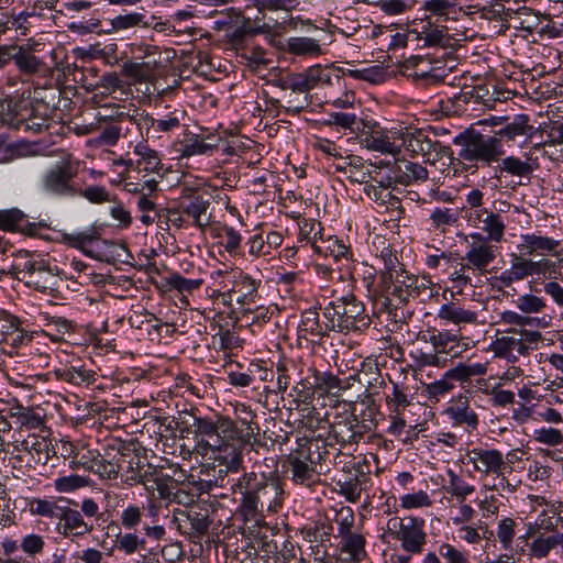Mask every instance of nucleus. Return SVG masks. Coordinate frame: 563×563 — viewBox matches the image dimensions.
<instances>
[{
  "mask_svg": "<svg viewBox=\"0 0 563 563\" xmlns=\"http://www.w3.org/2000/svg\"><path fill=\"white\" fill-rule=\"evenodd\" d=\"M24 221V213L16 209L0 211V229L4 231L20 230Z\"/></svg>",
  "mask_w": 563,
  "mask_h": 563,
  "instance_id": "55",
  "label": "nucleus"
},
{
  "mask_svg": "<svg viewBox=\"0 0 563 563\" xmlns=\"http://www.w3.org/2000/svg\"><path fill=\"white\" fill-rule=\"evenodd\" d=\"M438 318L446 323L456 325L460 330L467 324H476L478 314L476 311L466 309L459 302H448L440 307Z\"/></svg>",
  "mask_w": 563,
  "mask_h": 563,
  "instance_id": "25",
  "label": "nucleus"
},
{
  "mask_svg": "<svg viewBox=\"0 0 563 563\" xmlns=\"http://www.w3.org/2000/svg\"><path fill=\"white\" fill-rule=\"evenodd\" d=\"M157 175L145 173L143 175L132 177L126 175L123 183V189L130 194L156 195L158 190Z\"/></svg>",
  "mask_w": 563,
  "mask_h": 563,
  "instance_id": "34",
  "label": "nucleus"
},
{
  "mask_svg": "<svg viewBox=\"0 0 563 563\" xmlns=\"http://www.w3.org/2000/svg\"><path fill=\"white\" fill-rule=\"evenodd\" d=\"M534 128L530 124V118L528 114H518L514 120L503 129L496 132L498 139H506L508 141H515L519 136L531 137L533 135Z\"/></svg>",
  "mask_w": 563,
  "mask_h": 563,
  "instance_id": "36",
  "label": "nucleus"
},
{
  "mask_svg": "<svg viewBox=\"0 0 563 563\" xmlns=\"http://www.w3.org/2000/svg\"><path fill=\"white\" fill-rule=\"evenodd\" d=\"M445 413L453 421L454 424L466 426L475 429L478 424V417L470 406V398L466 394H461L453 397Z\"/></svg>",
  "mask_w": 563,
  "mask_h": 563,
  "instance_id": "24",
  "label": "nucleus"
},
{
  "mask_svg": "<svg viewBox=\"0 0 563 563\" xmlns=\"http://www.w3.org/2000/svg\"><path fill=\"white\" fill-rule=\"evenodd\" d=\"M387 288L393 287V292L398 291L401 300L407 301L409 297L420 295L424 284L417 276L409 274L402 267L391 269L389 267Z\"/></svg>",
  "mask_w": 563,
  "mask_h": 563,
  "instance_id": "20",
  "label": "nucleus"
},
{
  "mask_svg": "<svg viewBox=\"0 0 563 563\" xmlns=\"http://www.w3.org/2000/svg\"><path fill=\"white\" fill-rule=\"evenodd\" d=\"M467 459L476 472L501 477V484L505 482L509 486L505 472L507 468L511 472L512 467L507 466V462L500 451L495 449H473L467 453Z\"/></svg>",
  "mask_w": 563,
  "mask_h": 563,
  "instance_id": "13",
  "label": "nucleus"
},
{
  "mask_svg": "<svg viewBox=\"0 0 563 563\" xmlns=\"http://www.w3.org/2000/svg\"><path fill=\"white\" fill-rule=\"evenodd\" d=\"M402 148H406L412 155H421L427 161L431 159L432 153L438 154L441 144L438 141H431L422 131L410 132L402 130Z\"/></svg>",
  "mask_w": 563,
  "mask_h": 563,
  "instance_id": "23",
  "label": "nucleus"
},
{
  "mask_svg": "<svg viewBox=\"0 0 563 563\" xmlns=\"http://www.w3.org/2000/svg\"><path fill=\"white\" fill-rule=\"evenodd\" d=\"M560 242L552 238L532 234H523L520 236L518 251L522 256L545 255L553 252Z\"/></svg>",
  "mask_w": 563,
  "mask_h": 563,
  "instance_id": "28",
  "label": "nucleus"
},
{
  "mask_svg": "<svg viewBox=\"0 0 563 563\" xmlns=\"http://www.w3.org/2000/svg\"><path fill=\"white\" fill-rule=\"evenodd\" d=\"M384 536L400 542L406 553L420 554L427 542L424 520L412 516H394L387 520Z\"/></svg>",
  "mask_w": 563,
  "mask_h": 563,
  "instance_id": "6",
  "label": "nucleus"
},
{
  "mask_svg": "<svg viewBox=\"0 0 563 563\" xmlns=\"http://www.w3.org/2000/svg\"><path fill=\"white\" fill-rule=\"evenodd\" d=\"M401 508L409 510L422 507H429L432 501L424 490L405 494L399 498Z\"/></svg>",
  "mask_w": 563,
  "mask_h": 563,
  "instance_id": "56",
  "label": "nucleus"
},
{
  "mask_svg": "<svg viewBox=\"0 0 563 563\" xmlns=\"http://www.w3.org/2000/svg\"><path fill=\"white\" fill-rule=\"evenodd\" d=\"M533 440L549 448H555L563 444V432L553 427H541L533 431Z\"/></svg>",
  "mask_w": 563,
  "mask_h": 563,
  "instance_id": "44",
  "label": "nucleus"
},
{
  "mask_svg": "<svg viewBox=\"0 0 563 563\" xmlns=\"http://www.w3.org/2000/svg\"><path fill=\"white\" fill-rule=\"evenodd\" d=\"M214 146L206 143L203 139L194 135L185 141L179 150L183 157H190L194 155H203L213 151Z\"/></svg>",
  "mask_w": 563,
  "mask_h": 563,
  "instance_id": "51",
  "label": "nucleus"
},
{
  "mask_svg": "<svg viewBox=\"0 0 563 563\" xmlns=\"http://www.w3.org/2000/svg\"><path fill=\"white\" fill-rule=\"evenodd\" d=\"M401 137L402 130L385 129L377 122L368 121L366 131L361 136V144L368 151L396 156L402 148Z\"/></svg>",
  "mask_w": 563,
  "mask_h": 563,
  "instance_id": "11",
  "label": "nucleus"
},
{
  "mask_svg": "<svg viewBox=\"0 0 563 563\" xmlns=\"http://www.w3.org/2000/svg\"><path fill=\"white\" fill-rule=\"evenodd\" d=\"M243 428H239L228 416H218V434L216 444H209L208 442L198 443L199 449L210 446L214 454V460L219 461L220 465L225 466L229 472H238L242 466V454L233 445L229 444V441H239L241 443H249L254 437L253 423L243 420Z\"/></svg>",
  "mask_w": 563,
  "mask_h": 563,
  "instance_id": "2",
  "label": "nucleus"
},
{
  "mask_svg": "<svg viewBox=\"0 0 563 563\" xmlns=\"http://www.w3.org/2000/svg\"><path fill=\"white\" fill-rule=\"evenodd\" d=\"M323 316L328 320L327 328L339 332L360 330L368 324L364 305L354 295L330 301L323 309Z\"/></svg>",
  "mask_w": 563,
  "mask_h": 563,
  "instance_id": "5",
  "label": "nucleus"
},
{
  "mask_svg": "<svg viewBox=\"0 0 563 563\" xmlns=\"http://www.w3.org/2000/svg\"><path fill=\"white\" fill-rule=\"evenodd\" d=\"M56 531L64 538L82 537L92 531V525L85 521L80 511L70 507H62L57 517Z\"/></svg>",
  "mask_w": 563,
  "mask_h": 563,
  "instance_id": "17",
  "label": "nucleus"
},
{
  "mask_svg": "<svg viewBox=\"0 0 563 563\" xmlns=\"http://www.w3.org/2000/svg\"><path fill=\"white\" fill-rule=\"evenodd\" d=\"M462 338L450 331L433 332L430 336V343L434 351L449 357V361L461 356L464 352Z\"/></svg>",
  "mask_w": 563,
  "mask_h": 563,
  "instance_id": "27",
  "label": "nucleus"
},
{
  "mask_svg": "<svg viewBox=\"0 0 563 563\" xmlns=\"http://www.w3.org/2000/svg\"><path fill=\"white\" fill-rule=\"evenodd\" d=\"M541 338L538 331L509 330L492 343L490 350L495 356L515 363L520 356L527 355Z\"/></svg>",
  "mask_w": 563,
  "mask_h": 563,
  "instance_id": "8",
  "label": "nucleus"
},
{
  "mask_svg": "<svg viewBox=\"0 0 563 563\" xmlns=\"http://www.w3.org/2000/svg\"><path fill=\"white\" fill-rule=\"evenodd\" d=\"M232 488L243 495L240 510L246 521L257 522L260 514L265 510L276 512L283 505L284 489L277 477H267L263 473H244Z\"/></svg>",
  "mask_w": 563,
  "mask_h": 563,
  "instance_id": "1",
  "label": "nucleus"
},
{
  "mask_svg": "<svg viewBox=\"0 0 563 563\" xmlns=\"http://www.w3.org/2000/svg\"><path fill=\"white\" fill-rule=\"evenodd\" d=\"M111 30L114 32L125 31L137 26L148 25L147 18L140 12L119 14L110 20Z\"/></svg>",
  "mask_w": 563,
  "mask_h": 563,
  "instance_id": "42",
  "label": "nucleus"
},
{
  "mask_svg": "<svg viewBox=\"0 0 563 563\" xmlns=\"http://www.w3.org/2000/svg\"><path fill=\"white\" fill-rule=\"evenodd\" d=\"M135 158V172L137 174L150 173L156 174L159 177L158 170L162 166L158 153L155 150L150 148L144 143H139L134 147Z\"/></svg>",
  "mask_w": 563,
  "mask_h": 563,
  "instance_id": "32",
  "label": "nucleus"
},
{
  "mask_svg": "<svg viewBox=\"0 0 563 563\" xmlns=\"http://www.w3.org/2000/svg\"><path fill=\"white\" fill-rule=\"evenodd\" d=\"M192 427L195 429L196 435L202 437H216L218 434V418L216 420H211L208 417H198L194 416Z\"/></svg>",
  "mask_w": 563,
  "mask_h": 563,
  "instance_id": "60",
  "label": "nucleus"
},
{
  "mask_svg": "<svg viewBox=\"0 0 563 563\" xmlns=\"http://www.w3.org/2000/svg\"><path fill=\"white\" fill-rule=\"evenodd\" d=\"M9 273L19 280L24 282L29 287H33L41 292L52 289L56 284V267H51L40 256L33 257L25 254L22 261L11 266Z\"/></svg>",
  "mask_w": 563,
  "mask_h": 563,
  "instance_id": "7",
  "label": "nucleus"
},
{
  "mask_svg": "<svg viewBox=\"0 0 563 563\" xmlns=\"http://www.w3.org/2000/svg\"><path fill=\"white\" fill-rule=\"evenodd\" d=\"M139 471L132 474L129 479L142 484L147 492L157 490L161 498L170 497V488L167 484L169 476L165 475L163 467L146 464L140 466V460L136 459Z\"/></svg>",
  "mask_w": 563,
  "mask_h": 563,
  "instance_id": "16",
  "label": "nucleus"
},
{
  "mask_svg": "<svg viewBox=\"0 0 563 563\" xmlns=\"http://www.w3.org/2000/svg\"><path fill=\"white\" fill-rule=\"evenodd\" d=\"M162 66V53H154L146 59L128 60L122 66V74L135 82L152 81Z\"/></svg>",
  "mask_w": 563,
  "mask_h": 563,
  "instance_id": "19",
  "label": "nucleus"
},
{
  "mask_svg": "<svg viewBox=\"0 0 563 563\" xmlns=\"http://www.w3.org/2000/svg\"><path fill=\"white\" fill-rule=\"evenodd\" d=\"M186 112L184 109L177 108L168 112L162 119H154L148 115V125L156 128L159 132H172L180 128L181 122L185 120Z\"/></svg>",
  "mask_w": 563,
  "mask_h": 563,
  "instance_id": "40",
  "label": "nucleus"
},
{
  "mask_svg": "<svg viewBox=\"0 0 563 563\" xmlns=\"http://www.w3.org/2000/svg\"><path fill=\"white\" fill-rule=\"evenodd\" d=\"M352 163H349L346 169V178L352 183L363 184L364 186L368 183L384 184L383 169L369 162H366L360 156H352Z\"/></svg>",
  "mask_w": 563,
  "mask_h": 563,
  "instance_id": "21",
  "label": "nucleus"
},
{
  "mask_svg": "<svg viewBox=\"0 0 563 563\" xmlns=\"http://www.w3.org/2000/svg\"><path fill=\"white\" fill-rule=\"evenodd\" d=\"M488 372V362H460L445 372V377L460 383L470 382L473 377H482Z\"/></svg>",
  "mask_w": 563,
  "mask_h": 563,
  "instance_id": "33",
  "label": "nucleus"
},
{
  "mask_svg": "<svg viewBox=\"0 0 563 563\" xmlns=\"http://www.w3.org/2000/svg\"><path fill=\"white\" fill-rule=\"evenodd\" d=\"M368 121L358 118L355 113L350 112H332L325 121L328 125H338L344 130H349L351 134L363 136L366 131Z\"/></svg>",
  "mask_w": 563,
  "mask_h": 563,
  "instance_id": "35",
  "label": "nucleus"
},
{
  "mask_svg": "<svg viewBox=\"0 0 563 563\" xmlns=\"http://www.w3.org/2000/svg\"><path fill=\"white\" fill-rule=\"evenodd\" d=\"M470 227L485 233L484 239L494 243H500L505 235L506 223L499 213L488 209H477L466 212Z\"/></svg>",
  "mask_w": 563,
  "mask_h": 563,
  "instance_id": "14",
  "label": "nucleus"
},
{
  "mask_svg": "<svg viewBox=\"0 0 563 563\" xmlns=\"http://www.w3.org/2000/svg\"><path fill=\"white\" fill-rule=\"evenodd\" d=\"M466 252L463 257L467 267L472 272L484 273L487 267L496 260L498 246L497 243L486 241L484 234L474 232L465 236Z\"/></svg>",
  "mask_w": 563,
  "mask_h": 563,
  "instance_id": "12",
  "label": "nucleus"
},
{
  "mask_svg": "<svg viewBox=\"0 0 563 563\" xmlns=\"http://www.w3.org/2000/svg\"><path fill=\"white\" fill-rule=\"evenodd\" d=\"M396 178L398 183L404 185L424 181L428 178V170L419 164L405 162L402 165L398 166Z\"/></svg>",
  "mask_w": 563,
  "mask_h": 563,
  "instance_id": "41",
  "label": "nucleus"
},
{
  "mask_svg": "<svg viewBox=\"0 0 563 563\" xmlns=\"http://www.w3.org/2000/svg\"><path fill=\"white\" fill-rule=\"evenodd\" d=\"M504 153L503 143L496 135L472 133L465 139L460 157L465 162H483L490 166L499 162Z\"/></svg>",
  "mask_w": 563,
  "mask_h": 563,
  "instance_id": "10",
  "label": "nucleus"
},
{
  "mask_svg": "<svg viewBox=\"0 0 563 563\" xmlns=\"http://www.w3.org/2000/svg\"><path fill=\"white\" fill-rule=\"evenodd\" d=\"M561 521L560 516L543 510L533 522L527 525L526 534L519 540L526 542L530 559L542 560L552 552L563 551V532L558 529Z\"/></svg>",
  "mask_w": 563,
  "mask_h": 563,
  "instance_id": "3",
  "label": "nucleus"
},
{
  "mask_svg": "<svg viewBox=\"0 0 563 563\" xmlns=\"http://www.w3.org/2000/svg\"><path fill=\"white\" fill-rule=\"evenodd\" d=\"M365 539L362 534L346 531L343 537L342 550L350 553L353 560L360 561L365 554Z\"/></svg>",
  "mask_w": 563,
  "mask_h": 563,
  "instance_id": "48",
  "label": "nucleus"
},
{
  "mask_svg": "<svg viewBox=\"0 0 563 563\" xmlns=\"http://www.w3.org/2000/svg\"><path fill=\"white\" fill-rule=\"evenodd\" d=\"M14 64L20 73L27 76L53 75V68L48 67L44 60L35 55L34 46L29 43L18 45Z\"/></svg>",
  "mask_w": 563,
  "mask_h": 563,
  "instance_id": "18",
  "label": "nucleus"
},
{
  "mask_svg": "<svg viewBox=\"0 0 563 563\" xmlns=\"http://www.w3.org/2000/svg\"><path fill=\"white\" fill-rule=\"evenodd\" d=\"M88 481L79 475H68L54 481V487L58 493H70L85 487Z\"/></svg>",
  "mask_w": 563,
  "mask_h": 563,
  "instance_id": "58",
  "label": "nucleus"
},
{
  "mask_svg": "<svg viewBox=\"0 0 563 563\" xmlns=\"http://www.w3.org/2000/svg\"><path fill=\"white\" fill-rule=\"evenodd\" d=\"M336 486L339 494L344 496L349 503H356L361 499L362 485L357 476L338 481Z\"/></svg>",
  "mask_w": 563,
  "mask_h": 563,
  "instance_id": "52",
  "label": "nucleus"
},
{
  "mask_svg": "<svg viewBox=\"0 0 563 563\" xmlns=\"http://www.w3.org/2000/svg\"><path fill=\"white\" fill-rule=\"evenodd\" d=\"M62 507L46 499H34L31 503V511L34 515L57 519Z\"/></svg>",
  "mask_w": 563,
  "mask_h": 563,
  "instance_id": "61",
  "label": "nucleus"
},
{
  "mask_svg": "<svg viewBox=\"0 0 563 563\" xmlns=\"http://www.w3.org/2000/svg\"><path fill=\"white\" fill-rule=\"evenodd\" d=\"M448 476L446 492L455 496L460 501H464L467 496L475 492V487L472 484H468L462 476L455 474L453 471H449Z\"/></svg>",
  "mask_w": 563,
  "mask_h": 563,
  "instance_id": "43",
  "label": "nucleus"
},
{
  "mask_svg": "<svg viewBox=\"0 0 563 563\" xmlns=\"http://www.w3.org/2000/svg\"><path fill=\"white\" fill-rule=\"evenodd\" d=\"M516 522L512 518H504L499 521L497 527V538L505 550H508L512 545V541L516 534Z\"/></svg>",
  "mask_w": 563,
  "mask_h": 563,
  "instance_id": "57",
  "label": "nucleus"
},
{
  "mask_svg": "<svg viewBox=\"0 0 563 563\" xmlns=\"http://www.w3.org/2000/svg\"><path fill=\"white\" fill-rule=\"evenodd\" d=\"M328 433L341 445L357 443L363 437L358 419L352 412L336 413L329 423Z\"/></svg>",
  "mask_w": 563,
  "mask_h": 563,
  "instance_id": "15",
  "label": "nucleus"
},
{
  "mask_svg": "<svg viewBox=\"0 0 563 563\" xmlns=\"http://www.w3.org/2000/svg\"><path fill=\"white\" fill-rule=\"evenodd\" d=\"M423 34L424 43L428 46H449L451 44V40H455L451 34H449V29L446 26L430 27L424 31Z\"/></svg>",
  "mask_w": 563,
  "mask_h": 563,
  "instance_id": "53",
  "label": "nucleus"
},
{
  "mask_svg": "<svg viewBox=\"0 0 563 563\" xmlns=\"http://www.w3.org/2000/svg\"><path fill=\"white\" fill-rule=\"evenodd\" d=\"M349 74L356 79L366 80L371 84H380L385 80V73L380 66H372L364 69H351Z\"/></svg>",
  "mask_w": 563,
  "mask_h": 563,
  "instance_id": "62",
  "label": "nucleus"
},
{
  "mask_svg": "<svg viewBox=\"0 0 563 563\" xmlns=\"http://www.w3.org/2000/svg\"><path fill=\"white\" fill-rule=\"evenodd\" d=\"M145 539L139 538L136 533L128 532L117 536L114 547L126 555H132L140 549H145Z\"/></svg>",
  "mask_w": 563,
  "mask_h": 563,
  "instance_id": "45",
  "label": "nucleus"
},
{
  "mask_svg": "<svg viewBox=\"0 0 563 563\" xmlns=\"http://www.w3.org/2000/svg\"><path fill=\"white\" fill-rule=\"evenodd\" d=\"M287 49L298 56H319L322 53L321 45L317 40L301 36L289 37Z\"/></svg>",
  "mask_w": 563,
  "mask_h": 563,
  "instance_id": "38",
  "label": "nucleus"
},
{
  "mask_svg": "<svg viewBox=\"0 0 563 563\" xmlns=\"http://www.w3.org/2000/svg\"><path fill=\"white\" fill-rule=\"evenodd\" d=\"M390 178L384 176V184L374 185L368 183L364 187L367 197L379 205H385L387 209H400V200L393 196L388 190Z\"/></svg>",
  "mask_w": 563,
  "mask_h": 563,
  "instance_id": "37",
  "label": "nucleus"
},
{
  "mask_svg": "<svg viewBox=\"0 0 563 563\" xmlns=\"http://www.w3.org/2000/svg\"><path fill=\"white\" fill-rule=\"evenodd\" d=\"M104 114H102L103 119H108L111 123L120 124L129 123L134 124L137 128L147 126L148 125V114L139 113L136 109L133 110V113L126 111L125 106L122 104H113L103 107Z\"/></svg>",
  "mask_w": 563,
  "mask_h": 563,
  "instance_id": "30",
  "label": "nucleus"
},
{
  "mask_svg": "<svg viewBox=\"0 0 563 563\" xmlns=\"http://www.w3.org/2000/svg\"><path fill=\"white\" fill-rule=\"evenodd\" d=\"M516 307L526 314L540 313L547 308V301L533 294H526L517 298Z\"/></svg>",
  "mask_w": 563,
  "mask_h": 563,
  "instance_id": "47",
  "label": "nucleus"
},
{
  "mask_svg": "<svg viewBox=\"0 0 563 563\" xmlns=\"http://www.w3.org/2000/svg\"><path fill=\"white\" fill-rule=\"evenodd\" d=\"M221 244L230 255L240 254L242 235L238 230L232 227L224 225L219 234Z\"/></svg>",
  "mask_w": 563,
  "mask_h": 563,
  "instance_id": "50",
  "label": "nucleus"
},
{
  "mask_svg": "<svg viewBox=\"0 0 563 563\" xmlns=\"http://www.w3.org/2000/svg\"><path fill=\"white\" fill-rule=\"evenodd\" d=\"M516 29L532 33L539 25L540 19L531 9L521 8L511 18Z\"/></svg>",
  "mask_w": 563,
  "mask_h": 563,
  "instance_id": "49",
  "label": "nucleus"
},
{
  "mask_svg": "<svg viewBox=\"0 0 563 563\" xmlns=\"http://www.w3.org/2000/svg\"><path fill=\"white\" fill-rule=\"evenodd\" d=\"M430 225L433 230L445 233L459 221V213L450 208H435L430 213Z\"/></svg>",
  "mask_w": 563,
  "mask_h": 563,
  "instance_id": "39",
  "label": "nucleus"
},
{
  "mask_svg": "<svg viewBox=\"0 0 563 563\" xmlns=\"http://www.w3.org/2000/svg\"><path fill=\"white\" fill-rule=\"evenodd\" d=\"M21 550L30 558H35L43 553L45 549V540L41 534H25L20 542Z\"/></svg>",
  "mask_w": 563,
  "mask_h": 563,
  "instance_id": "54",
  "label": "nucleus"
},
{
  "mask_svg": "<svg viewBox=\"0 0 563 563\" xmlns=\"http://www.w3.org/2000/svg\"><path fill=\"white\" fill-rule=\"evenodd\" d=\"M288 464L295 483L308 485L312 481L314 468L309 457V450L302 448L291 453L288 456Z\"/></svg>",
  "mask_w": 563,
  "mask_h": 563,
  "instance_id": "29",
  "label": "nucleus"
},
{
  "mask_svg": "<svg viewBox=\"0 0 563 563\" xmlns=\"http://www.w3.org/2000/svg\"><path fill=\"white\" fill-rule=\"evenodd\" d=\"M121 465L103 459H96L93 466L90 467V472L98 474L101 478H117Z\"/></svg>",
  "mask_w": 563,
  "mask_h": 563,
  "instance_id": "64",
  "label": "nucleus"
},
{
  "mask_svg": "<svg viewBox=\"0 0 563 563\" xmlns=\"http://www.w3.org/2000/svg\"><path fill=\"white\" fill-rule=\"evenodd\" d=\"M98 239L96 230H87L74 233H64L63 241L71 247H76L89 254L87 246Z\"/></svg>",
  "mask_w": 563,
  "mask_h": 563,
  "instance_id": "46",
  "label": "nucleus"
},
{
  "mask_svg": "<svg viewBox=\"0 0 563 563\" xmlns=\"http://www.w3.org/2000/svg\"><path fill=\"white\" fill-rule=\"evenodd\" d=\"M538 163L531 157L526 161L517 156H507L500 161L498 166L501 174L506 173L520 179L519 184L527 185L530 183L532 173L538 168Z\"/></svg>",
  "mask_w": 563,
  "mask_h": 563,
  "instance_id": "26",
  "label": "nucleus"
},
{
  "mask_svg": "<svg viewBox=\"0 0 563 563\" xmlns=\"http://www.w3.org/2000/svg\"><path fill=\"white\" fill-rule=\"evenodd\" d=\"M47 110L48 107L41 102L10 99L1 106V118L3 123L13 129H23L36 134L49 128L51 119Z\"/></svg>",
  "mask_w": 563,
  "mask_h": 563,
  "instance_id": "4",
  "label": "nucleus"
},
{
  "mask_svg": "<svg viewBox=\"0 0 563 563\" xmlns=\"http://www.w3.org/2000/svg\"><path fill=\"white\" fill-rule=\"evenodd\" d=\"M231 284V291L235 294V301L240 306H251L257 302L260 297V279H255L250 275L243 274L242 272H235L232 275Z\"/></svg>",
  "mask_w": 563,
  "mask_h": 563,
  "instance_id": "22",
  "label": "nucleus"
},
{
  "mask_svg": "<svg viewBox=\"0 0 563 563\" xmlns=\"http://www.w3.org/2000/svg\"><path fill=\"white\" fill-rule=\"evenodd\" d=\"M77 173V165L69 159L55 164L43 176L44 191L58 197H76L80 192Z\"/></svg>",
  "mask_w": 563,
  "mask_h": 563,
  "instance_id": "9",
  "label": "nucleus"
},
{
  "mask_svg": "<svg viewBox=\"0 0 563 563\" xmlns=\"http://www.w3.org/2000/svg\"><path fill=\"white\" fill-rule=\"evenodd\" d=\"M209 206V200L205 199L203 196L196 195L181 202V212L192 218L196 227L205 228L210 222V216L207 213Z\"/></svg>",
  "mask_w": 563,
  "mask_h": 563,
  "instance_id": "31",
  "label": "nucleus"
},
{
  "mask_svg": "<svg viewBox=\"0 0 563 563\" xmlns=\"http://www.w3.org/2000/svg\"><path fill=\"white\" fill-rule=\"evenodd\" d=\"M123 134V126L115 123H109L104 125L97 139L100 145L113 146L118 143L119 139Z\"/></svg>",
  "mask_w": 563,
  "mask_h": 563,
  "instance_id": "59",
  "label": "nucleus"
},
{
  "mask_svg": "<svg viewBox=\"0 0 563 563\" xmlns=\"http://www.w3.org/2000/svg\"><path fill=\"white\" fill-rule=\"evenodd\" d=\"M451 380V378H446L444 375L442 379L427 385L426 391L429 398L439 401L441 397L450 394L454 389V385Z\"/></svg>",
  "mask_w": 563,
  "mask_h": 563,
  "instance_id": "63",
  "label": "nucleus"
}]
</instances>
